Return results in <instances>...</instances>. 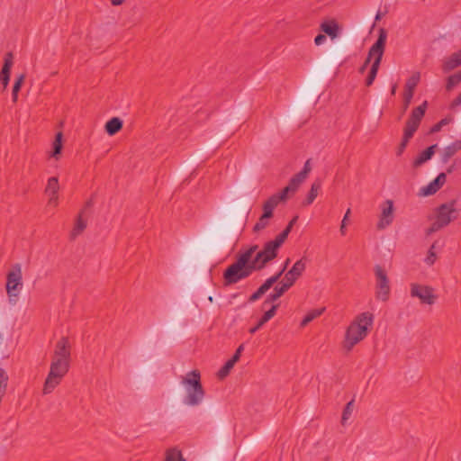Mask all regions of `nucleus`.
Segmentation results:
<instances>
[{
    "label": "nucleus",
    "instance_id": "de8ad7c7",
    "mask_svg": "<svg viewBox=\"0 0 461 461\" xmlns=\"http://www.w3.org/2000/svg\"><path fill=\"white\" fill-rule=\"evenodd\" d=\"M266 293V291L260 286L251 296H250V301L251 302H254V301H257L264 294Z\"/></svg>",
    "mask_w": 461,
    "mask_h": 461
},
{
    "label": "nucleus",
    "instance_id": "2f4dec72",
    "mask_svg": "<svg viewBox=\"0 0 461 461\" xmlns=\"http://www.w3.org/2000/svg\"><path fill=\"white\" fill-rule=\"evenodd\" d=\"M24 78H25L24 75H20L19 77H17V78L14 84L13 91H12V97H13L14 102H16L18 99V93L23 86Z\"/></svg>",
    "mask_w": 461,
    "mask_h": 461
},
{
    "label": "nucleus",
    "instance_id": "f8f14e48",
    "mask_svg": "<svg viewBox=\"0 0 461 461\" xmlns=\"http://www.w3.org/2000/svg\"><path fill=\"white\" fill-rule=\"evenodd\" d=\"M60 185L58 176H50L47 179L44 194L48 198V205L57 207L59 201Z\"/></svg>",
    "mask_w": 461,
    "mask_h": 461
},
{
    "label": "nucleus",
    "instance_id": "7c9ffc66",
    "mask_svg": "<svg viewBox=\"0 0 461 461\" xmlns=\"http://www.w3.org/2000/svg\"><path fill=\"white\" fill-rule=\"evenodd\" d=\"M86 221L82 219V217H78L71 231V237L73 239L77 237L86 229Z\"/></svg>",
    "mask_w": 461,
    "mask_h": 461
},
{
    "label": "nucleus",
    "instance_id": "f03ea898",
    "mask_svg": "<svg viewBox=\"0 0 461 461\" xmlns=\"http://www.w3.org/2000/svg\"><path fill=\"white\" fill-rule=\"evenodd\" d=\"M70 344L66 338H61L55 348L50 372L43 385V393L49 394L60 384L69 369Z\"/></svg>",
    "mask_w": 461,
    "mask_h": 461
},
{
    "label": "nucleus",
    "instance_id": "20e7f679",
    "mask_svg": "<svg viewBox=\"0 0 461 461\" xmlns=\"http://www.w3.org/2000/svg\"><path fill=\"white\" fill-rule=\"evenodd\" d=\"M181 384L185 390L184 404L194 407L202 403L204 398V390L201 384L199 371L193 370L185 374L182 378Z\"/></svg>",
    "mask_w": 461,
    "mask_h": 461
},
{
    "label": "nucleus",
    "instance_id": "09e8293b",
    "mask_svg": "<svg viewBox=\"0 0 461 461\" xmlns=\"http://www.w3.org/2000/svg\"><path fill=\"white\" fill-rule=\"evenodd\" d=\"M458 106H461V93L452 101L450 108L455 109Z\"/></svg>",
    "mask_w": 461,
    "mask_h": 461
},
{
    "label": "nucleus",
    "instance_id": "bb28decb",
    "mask_svg": "<svg viewBox=\"0 0 461 461\" xmlns=\"http://www.w3.org/2000/svg\"><path fill=\"white\" fill-rule=\"evenodd\" d=\"M279 203L277 197H275L274 195L270 196L263 204V213L272 217L275 208Z\"/></svg>",
    "mask_w": 461,
    "mask_h": 461
},
{
    "label": "nucleus",
    "instance_id": "ea45409f",
    "mask_svg": "<svg viewBox=\"0 0 461 461\" xmlns=\"http://www.w3.org/2000/svg\"><path fill=\"white\" fill-rule=\"evenodd\" d=\"M165 461H185L179 451L172 449L167 451Z\"/></svg>",
    "mask_w": 461,
    "mask_h": 461
},
{
    "label": "nucleus",
    "instance_id": "a18cd8bd",
    "mask_svg": "<svg viewBox=\"0 0 461 461\" xmlns=\"http://www.w3.org/2000/svg\"><path fill=\"white\" fill-rule=\"evenodd\" d=\"M312 170V167H311V163H310V160L308 159L305 163H304V166H303V168L301 172H299V174L301 176H303L304 178H307V176L308 174L311 172Z\"/></svg>",
    "mask_w": 461,
    "mask_h": 461
},
{
    "label": "nucleus",
    "instance_id": "c756f323",
    "mask_svg": "<svg viewBox=\"0 0 461 461\" xmlns=\"http://www.w3.org/2000/svg\"><path fill=\"white\" fill-rule=\"evenodd\" d=\"M306 178L303 176H301L299 173L296 174L294 177L291 178L287 187L291 190V193L296 192L302 183L304 182Z\"/></svg>",
    "mask_w": 461,
    "mask_h": 461
},
{
    "label": "nucleus",
    "instance_id": "5fc2aeb1",
    "mask_svg": "<svg viewBox=\"0 0 461 461\" xmlns=\"http://www.w3.org/2000/svg\"><path fill=\"white\" fill-rule=\"evenodd\" d=\"M395 92H396V86L394 85V86H393V87H392L391 93H392V95H394V94H395Z\"/></svg>",
    "mask_w": 461,
    "mask_h": 461
},
{
    "label": "nucleus",
    "instance_id": "4c0bfd02",
    "mask_svg": "<svg viewBox=\"0 0 461 461\" xmlns=\"http://www.w3.org/2000/svg\"><path fill=\"white\" fill-rule=\"evenodd\" d=\"M460 82H461V71L450 76L447 78V90H451L456 86H457Z\"/></svg>",
    "mask_w": 461,
    "mask_h": 461
},
{
    "label": "nucleus",
    "instance_id": "a19ab883",
    "mask_svg": "<svg viewBox=\"0 0 461 461\" xmlns=\"http://www.w3.org/2000/svg\"><path fill=\"white\" fill-rule=\"evenodd\" d=\"M282 276V274H280V273L278 272L276 275H275V276H271V277L267 278V279L265 281V283L261 285V287H262L266 292H267V291H268V290L271 288V286H272V285H274V284H275V283H276V282L280 278V276Z\"/></svg>",
    "mask_w": 461,
    "mask_h": 461
},
{
    "label": "nucleus",
    "instance_id": "c03bdc74",
    "mask_svg": "<svg viewBox=\"0 0 461 461\" xmlns=\"http://www.w3.org/2000/svg\"><path fill=\"white\" fill-rule=\"evenodd\" d=\"M291 193V190L285 186L280 193L273 194L275 197H277V201L279 203L285 201L288 197V194Z\"/></svg>",
    "mask_w": 461,
    "mask_h": 461
},
{
    "label": "nucleus",
    "instance_id": "7ed1b4c3",
    "mask_svg": "<svg viewBox=\"0 0 461 461\" xmlns=\"http://www.w3.org/2000/svg\"><path fill=\"white\" fill-rule=\"evenodd\" d=\"M374 322V314L369 312H364L357 314L348 326L343 347L350 351L357 344L364 340Z\"/></svg>",
    "mask_w": 461,
    "mask_h": 461
},
{
    "label": "nucleus",
    "instance_id": "e433bc0d",
    "mask_svg": "<svg viewBox=\"0 0 461 461\" xmlns=\"http://www.w3.org/2000/svg\"><path fill=\"white\" fill-rule=\"evenodd\" d=\"M353 413V401H350L347 403L341 418V422L343 425H346L348 420L351 418Z\"/></svg>",
    "mask_w": 461,
    "mask_h": 461
},
{
    "label": "nucleus",
    "instance_id": "cd10ccee",
    "mask_svg": "<svg viewBox=\"0 0 461 461\" xmlns=\"http://www.w3.org/2000/svg\"><path fill=\"white\" fill-rule=\"evenodd\" d=\"M321 188V184L319 182H315L312 185L311 190L303 202L304 205H310L313 203L319 194V190Z\"/></svg>",
    "mask_w": 461,
    "mask_h": 461
},
{
    "label": "nucleus",
    "instance_id": "58836bf2",
    "mask_svg": "<svg viewBox=\"0 0 461 461\" xmlns=\"http://www.w3.org/2000/svg\"><path fill=\"white\" fill-rule=\"evenodd\" d=\"M350 212H351V210H350V208H348L346 211V212L342 218V221L340 222L339 232H340L341 236H345L347 234V226H348V223L349 221Z\"/></svg>",
    "mask_w": 461,
    "mask_h": 461
},
{
    "label": "nucleus",
    "instance_id": "f3484780",
    "mask_svg": "<svg viewBox=\"0 0 461 461\" xmlns=\"http://www.w3.org/2000/svg\"><path fill=\"white\" fill-rule=\"evenodd\" d=\"M438 148L437 144H433L428 147L426 149L420 152L417 157L413 159V166L415 167H419L427 161L430 160L434 156L436 149Z\"/></svg>",
    "mask_w": 461,
    "mask_h": 461
},
{
    "label": "nucleus",
    "instance_id": "6ab92c4d",
    "mask_svg": "<svg viewBox=\"0 0 461 461\" xmlns=\"http://www.w3.org/2000/svg\"><path fill=\"white\" fill-rule=\"evenodd\" d=\"M62 139L63 135L61 132H58L55 136V140L51 144V149L49 151V158L55 160H59L62 150Z\"/></svg>",
    "mask_w": 461,
    "mask_h": 461
},
{
    "label": "nucleus",
    "instance_id": "8fccbe9b",
    "mask_svg": "<svg viewBox=\"0 0 461 461\" xmlns=\"http://www.w3.org/2000/svg\"><path fill=\"white\" fill-rule=\"evenodd\" d=\"M326 41V36L323 34H319L315 37L314 42L316 45H321Z\"/></svg>",
    "mask_w": 461,
    "mask_h": 461
},
{
    "label": "nucleus",
    "instance_id": "a211bd4d",
    "mask_svg": "<svg viewBox=\"0 0 461 461\" xmlns=\"http://www.w3.org/2000/svg\"><path fill=\"white\" fill-rule=\"evenodd\" d=\"M13 66V58L11 54L6 55L5 58V63L0 74V81L3 84L4 88H6L10 80V71Z\"/></svg>",
    "mask_w": 461,
    "mask_h": 461
},
{
    "label": "nucleus",
    "instance_id": "dca6fc26",
    "mask_svg": "<svg viewBox=\"0 0 461 461\" xmlns=\"http://www.w3.org/2000/svg\"><path fill=\"white\" fill-rule=\"evenodd\" d=\"M461 150V140H456L444 147L440 152V161L443 164L447 163L452 157Z\"/></svg>",
    "mask_w": 461,
    "mask_h": 461
},
{
    "label": "nucleus",
    "instance_id": "412c9836",
    "mask_svg": "<svg viewBox=\"0 0 461 461\" xmlns=\"http://www.w3.org/2000/svg\"><path fill=\"white\" fill-rule=\"evenodd\" d=\"M277 309V305H273L272 308L267 311L264 315L260 318L258 324L249 330L251 334L258 330L266 322L274 317Z\"/></svg>",
    "mask_w": 461,
    "mask_h": 461
},
{
    "label": "nucleus",
    "instance_id": "473e14b6",
    "mask_svg": "<svg viewBox=\"0 0 461 461\" xmlns=\"http://www.w3.org/2000/svg\"><path fill=\"white\" fill-rule=\"evenodd\" d=\"M235 363V358L229 359L224 364V366L219 370L218 376L221 379L226 377L229 375L231 368L234 366Z\"/></svg>",
    "mask_w": 461,
    "mask_h": 461
},
{
    "label": "nucleus",
    "instance_id": "a878e982",
    "mask_svg": "<svg viewBox=\"0 0 461 461\" xmlns=\"http://www.w3.org/2000/svg\"><path fill=\"white\" fill-rule=\"evenodd\" d=\"M325 311V308L322 307V308H319V309H313V310H311L309 311L305 316L303 317V319L301 321V326L302 327H305L306 325H308L311 321H312L314 319L318 318L319 316H321Z\"/></svg>",
    "mask_w": 461,
    "mask_h": 461
},
{
    "label": "nucleus",
    "instance_id": "6e6d98bb",
    "mask_svg": "<svg viewBox=\"0 0 461 461\" xmlns=\"http://www.w3.org/2000/svg\"><path fill=\"white\" fill-rule=\"evenodd\" d=\"M447 173L452 172V167L447 168Z\"/></svg>",
    "mask_w": 461,
    "mask_h": 461
},
{
    "label": "nucleus",
    "instance_id": "aec40b11",
    "mask_svg": "<svg viewBox=\"0 0 461 461\" xmlns=\"http://www.w3.org/2000/svg\"><path fill=\"white\" fill-rule=\"evenodd\" d=\"M461 66V50L454 54H452L449 58H447L443 64V69L447 72L455 68Z\"/></svg>",
    "mask_w": 461,
    "mask_h": 461
},
{
    "label": "nucleus",
    "instance_id": "0eeeda50",
    "mask_svg": "<svg viewBox=\"0 0 461 461\" xmlns=\"http://www.w3.org/2000/svg\"><path fill=\"white\" fill-rule=\"evenodd\" d=\"M375 298L387 302L390 298L392 285L387 270L381 265L374 267Z\"/></svg>",
    "mask_w": 461,
    "mask_h": 461
},
{
    "label": "nucleus",
    "instance_id": "9b49d317",
    "mask_svg": "<svg viewBox=\"0 0 461 461\" xmlns=\"http://www.w3.org/2000/svg\"><path fill=\"white\" fill-rule=\"evenodd\" d=\"M298 217L295 216L289 222L287 227L278 234L274 240L266 242L263 246L264 249L268 253V255L275 259L278 254V250L288 237L293 225L296 222Z\"/></svg>",
    "mask_w": 461,
    "mask_h": 461
},
{
    "label": "nucleus",
    "instance_id": "ddd939ff",
    "mask_svg": "<svg viewBox=\"0 0 461 461\" xmlns=\"http://www.w3.org/2000/svg\"><path fill=\"white\" fill-rule=\"evenodd\" d=\"M447 182V174L439 173L435 179L421 186L419 190V196L427 197L435 194Z\"/></svg>",
    "mask_w": 461,
    "mask_h": 461
},
{
    "label": "nucleus",
    "instance_id": "603ef678",
    "mask_svg": "<svg viewBox=\"0 0 461 461\" xmlns=\"http://www.w3.org/2000/svg\"><path fill=\"white\" fill-rule=\"evenodd\" d=\"M289 263H290V258H287V259L284 262V264H283V266H282V268H281V269H280V271H279V273H280V274H283V273L285 271V269L287 268V267H288Z\"/></svg>",
    "mask_w": 461,
    "mask_h": 461
},
{
    "label": "nucleus",
    "instance_id": "4be33fe9",
    "mask_svg": "<svg viewBox=\"0 0 461 461\" xmlns=\"http://www.w3.org/2000/svg\"><path fill=\"white\" fill-rule=\"evenodd\" d=\"M427 105H428V102L424 101L420 106L416 107L411 112V114L408 121L420 124L421 119L423 118V116L425 114Z\"/></svg>",
    "mask_w": 461,
    "mask_h": 461
},
{
    "label": "nucleus",
    "instance_id": "f704fd0d",
    "mask_svg": "<svg viewBox=\"0 0 461 461\" xmlns=\"http://www.w3.org/2000/svg\"><path fill=\"white\" fill-rule=\"evenodd\" d=\"M271 216L263 213L258 219V222L254 226V231L258 232L264 230L269 223V219Z\"/></svg>",
    "mask_w": 461,
    "mask_h": 461
},
{
    "label": "nucleus",
    "instance_id": "37998d69",
    "mask_svg": "<svg viewBox=\"0 0 461 461\" xmlns=\"http://www.w3.org/2000/svg\"><path fill=\"white\" fill-rule=\"evenodd\" d=\"M282 276V274H280V273L278 272L276 275H275V276H271V277L267 278V279L265 281V283L261 285V287H262L266 292H267V291H268V290L271 288V286H272V285H274V284H275V283H276V282L280 278V276Z\"/></svg>",
    "mask_w": 461,
    "mask_h": 461
},
{
    "label": "nucleus",
    "instance_id": "c85d7f7f",
    "mask_svg": "<svg viewBox=\"0 0 461 461\" xmlns=\"http://www.w3.org/2000/svg\"><path fill=\"white\" fill-rule=\"evenodd\" d=\"M420 124L415 123L413 122L407 121L404 131H403V138L406 140H411L417 129L419 128Z\"/></svg>",
    "mask_w": 461,
    "mask_h": 461
},
{
    "label": "nucleus",
    "instance_id": "79ce46f5",
    "mask_svg": "<svg viewBox=\"0 0 461 461\" xmlns=\"http://www.w3.org/2000/svg\"><path fill=\"white\" fill-rule=\"evenodd\" d=\"M282 276V274H280V273L278 272L276 275H275V276H271V277L267 278V279L265 281V283L261 285V287H262L266 292H267V291H268V290L271 288V286H272V285H274V284H275V283H276V282L280 278V276Z\"/></svg>",
    "mask_w": 461,
    "mask_h": 461
},
{
    "label": "nucleus",
    "instance_id": "9d476101",
    "mask_svg": "<svg viewBox=\"0 0 461 461\" xmlns=\"http://www.w3.org/2000/svg\"><path fill=\"white\" fill-rule=\"evenodd\" d=\"M410 294L411 297L418 298L421 303L428 305L434 304L438 299V295L431 286L416 283L411 284Z\"/></svg>",
    "mask_w": 461,
    "mask_h": 461
},
{
    "label": "nucleus",
    "instance_id": "39448f33",
    "mask_svg": "<svg viewBox=\"0 0 461 461\" xmlns=\"http://www.w3.org/2000/svg\"><path fill=\"white\" fill-rule=\"evenodd\" d=\"M387 39V33L384 29L379 30V35L376 41L370 48L368 52V58L362 67L361 70H364L366 67V64L373 59L371 69L369 75L366 78V85L371 86L375 79L377 75V71L380 67V63L384 55V45Z\"/></svg>",
    "mask_w": 461,
    "mask_h": 461
},
{
    "label": "nucleus",
    "instance_id": "f257e3e1",
    "mask_svg": "<svg viewBox=\"0 0 461 461\" xmlns=\"http://www.w3.org/2000/svg\"><path fill=\"white\" fill-rule=\"evenodd\" d=\"M273 258L262 247L252 245L237 256L236 261L230 265L223 273L225 285L237 284L249 277L254 271L263 269Z\"/></svg>",
    "mask_w": 461,
    "mask_h": 461
},
{
    "label": "nucleus",
    "instance_id": "b1692460",
    "mask_svg": "<svg viewBox=\"0 0 461 461\" xmlns=\"http://www.w3.org/2000/svg\"><path fill=\"white\" fill-rule=\"evenodd\" d=\"M122 121L118 117H113L105 123V131L111 136L117 133L122 129Z\"/></svg>",
    "mask_w": 461,
    "mask_h": 461
},
{
    "label": "nucleus",
    "instance_id": "2eb2a0df",
    "mask_svg": "<svg viewBox=\"0 0 461 461\" xmlns=\"http://www.w3.org/2000/svg\"><path fill=\"white\" fill-rule=\"evenodd\" d=\"M420 79V74L419 72H415L411 75V77L407 80L405 85V93H404V108L406 109L413 96L414 89L418 86Z\"/></svg>",
    "mask_w": 461,
    "mask_h": 461
},
{
    "label": "nucleus",
    "instance_id": "5701e85b",
    "mask_svg": "<svg viewBox=\"0 0 461 461\" xmlns=\"http://www.w3.org/2000/svg\"><path fill=\"white\" fill-rule=\"evenodd\" d=\"M321 29L331 39H335L338 36L339 26L334 21H326L321 23Z\"/></svg>",
    "mask_w": 461,
    "mask_h": 461
},
{
    "label": "nucleus",
    "instance_id": "423d86ee",
    "mask_svg": "<svg viewBox=\"0 0 461 461\" xmlns=\"http://www.w3.org/2000/svg\"><path fill=\"white\" fill-rule=\"evenodd\" d=\"M23 287V271L20 264H14L6 275L5 290L9 303L15 304Z\"/></svg>",
    "mask_w": 461,
    "mask_h": 461
},
{
    "label": "nucleus",
    "instance_id": "72a5a7b5",
    "mask_svg": "<svg viewBox=\"0 0 461 461\" xmlns=\"http://www.w3.org/2000/svg\"><path fill=\"white\" fill-rule=\"evenodd\" d=\"M453 117L452 116H447L446 118H443L441 119L438 122H437L436 124H434L431 129H430V132L431 133H436L438 131H439L443 127L448 125L449 123H451L453 122Z\"/></svg>",
    "mask_w": 461,
    "mask_h": 461
},
{
    "label": "nucleus",
    "instance_id": "1a4fd4ad",
    "mask_svg": "<svg viewBox=\"0 0 461 461\" xmlns=\"http://www.w3.org/2000/svg\"><path fill=\"white\" fill-rule=\"evenodd\" d=\"M459 210L456 200L442 203L436 210L435 226L443 228L458 217Z\"/></svg>",
    "mask_w": 461,
    "mask_h": 461
},
{
    "label": "nucleus",
    "instance_id": "4468645a",
    "mask_svg": "<svg viewBox=\"0 0 461 461\" xmlns=\"http://www.w3.org/2000/svg\"><path fill=\"white\" fill-rule=\"evenodd\" d=\"M306 269V259L302 258L298 259L289 269L285 275L284 280L293 286L295 281L303 275Z\"/></svg>",
    "mask_w": 461,
    "mask_h": 461
},
{
    "label": "nucleus",
    "instance_id": "6e6552de",
    "mask_svg": "<svg viewBox=\"0 0 461 461\" xmlns=\"http://www.w3.org/2000/svg\"><path fill=\"white\" fill-rule=\"evenodd\" d=\"M396 217V208L393 200L385 199L379 203L377 208V221L375 227L378 230L388 229Z\"/></svg>",
    "mask_w": 461,
    "mask_h": 461
},
{
    "label": "nucleus",
    "instance_id": "864d4df0",
    "mask_svg": "<svg viewBox=\"0 0 461 461\" xmlns=\"http://www.w3.org/2000/svg\"><path fill=\"white\" fill-rule=\"evenodd\" d=\"M126 0H111V3L114 6L122 5Z\"/></svg>",
    "mask_w": 461,
    "mask_h": 461
},
{
    "label": "nucleus",
    "instance_id": "3c124183",
    "mask_svg": "<svg viewBox=\"0 0 461 461\" xmlns=\"http://www.w3.org/2000/svg\"><path fill=\"white\" fill-rule=\"evenodd\" d=\"M244 350V345L241 344L236 350L234 356L231 357V358H235V362H237L240 357V355L242 353V351Z\"/></svg>",
    "mask_w": 461,
    "mask_h": 461
},
{
    "label": "nucleus",
    "instance_id": "49530a36",
    "mask_svg": "<svg viewBox=\"0 0 461 461\" xmlns=\"http://www.w3.org/2000/svg\"><path fill=\"white\" fill-rule=\"evenodd\" d=\"M408 142H409V140H406L405 138L402 137V140L396 150L397 156H401L403 153V151L405 150V149L408 145Z\"/></svg>",
    "mask_w": 461,
    "mask_h": 461
},
{
    "label": "nucleus",
    "instance_id": "393cba45",
    "mask_svg": "<svg viewBox=\"0 0 461 461\" xmlns=\"http://www.w3.org/2000/svg\"><path fill=\"white\" fill-rule=\"evenodd\" d=\"M292 285H289L285 280H283L280 285H276L272 294L268 296V301L274 302L277 300L283 294L287 291Z\"/></svg>",
    "mask_w": 461,
    "mask_h": 461
},
{
    "label": "nucleus",
    "instance_id": "c9c22d12",
    "mask_svg": "<svg viewBox=\"0 0 461 461\" xmlns=\"http://www.w3.org/2000/svg\"><path fill=\"white\" fill-rule=\"evenodd\" d=\"M436 245L433 244L429 248V249L427 252L426 257L424 258V263L428 266H432L436 260H437V252L435 250Z\"/></svg>",
    "mask_w": 461,
    "mask_h": 461
}]
</instances>
